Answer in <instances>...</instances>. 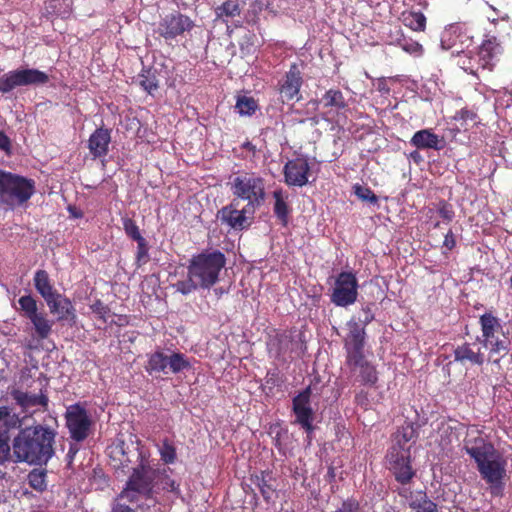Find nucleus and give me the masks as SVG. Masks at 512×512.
I'll return each instance as SVG.
<instances>
[{
  "label": "nucleus",
  "mask_w": 512,
  "mask_h": 512,
  "mask_svg": "<svg viewBox=\"0 0 512 512\" xmlns=\"http://www.w3.org/2000/svg\"><path fill=\"white\" fill-rule=\"evenodd\" d=\"M225 265L226 257L219 250L195 254L188 261L187 278L177 281L173 288L182 295H188L199 288L209 290L219 281Z\"/></svg>",
  "instance_id": "obj_1"
},
{
  "label": "nucleus",
  "mask_w": 512,
  "mask_h": 512,
  "mask_svg": "<svg viewBox=\"0 0 512 512\" xmlns=\"http://www.w3.org/2000/svg\"><path fill=\"white\" fill-rule=\"evenodd\" d=\"M481 328L480 342L488 351L487 361L499 366L500 361L509 354L512 340L509 330L504 331L501 320L492 312H485L479 318Z\"/></svg>",
  "instance_id": "obj_2"
},
{
  "label": "nucleus",
  "mask_w": 512,
  "mask_h": 512,
  "mask_svg": "<svg viewBox=\"0 0 512 512\" xmlns=\"http://www.w3.org/2000/svg\"><path fill=\"white\" fill-rule=\"evenodd\" d=\"M140 463L132 469L125 487L117 495L116 501L125 499L130 503H136L141 497L151 499L153 497L154 482L157 470L152 468L146 458L149 450H134Z\"/></svg>",
  "instance_id": "obj_3"
},
{
  "label": "nucleus",
  "mask_w": 512,
  "mask_h": 512,
  "mask_svg": "<svg viewBox=\"0 0 512 512\" xmlns=\"http://www.w3.org/2000/svg\"><path fill=\"white\" fill-rule=\"evenodd\" d=\"M18 304L21 315L30 320L34 329V335L26 339L23 346L28 350H37L41 342L50 336L54 322L45 313L38 312L37 301L30 294L21 296Z\"/></svg>",
  "instance_id": "obj_4"
},
{
  "label": "nucleus",
  "mask_w": 512,
  "mask_h": 512,
  "mask_svg": "<svg viewBox=\"0 0 512 512\" xmlns=\"http://www.w3.org/2000/svg\"><path fill=\"white\" fill-rule=\"evenodd\" d=\"M234 199L246 201V206L256 210L266 199L265 180L256 173H243L231 182Z\"/></svg>",
  "instance_id": "obj_5"
},
{
  "label": "nucleus",
  "mask_w": 512,
  "mask_h": 512,
  "mask_svg": "<svg viewBox=\"0 0 512 512\" xmlns=\"http://www.w3.org/2000/svg\"><path fill=\"white\" fill-rule=\"evenodd\" d=\"M475 460L483 480L491 486H499L506 476L507 461L499 450H466Z\"/></svg>",
  "instance_id": "obj_6"
},
{
  "label": "nucleus",
  "mask_w": 512,
  "mask_h": 512,
  "mask_svg": "<svg viewBox=\"0 0 512 512\" xmlns=\"http://www.w3.org/2000/svg\"><path fill=\"white\" fill-rule=\"evenodd\" d=\"M34 192V180L0 170V198L5 204L22 205L32 197Z\"/></svg>",
  "instance_id": "obj_7"
},
{
  "label": "nucleus",
  "mask_w": 512,
  "mask_h": 512,
  "mask_svg": "<svg viewBox=\"0 0 512 512\" xmlns=\"http://www.w3.org/2000/svg\"><path fill=\"white\" fill-rule=\"evenodd\" d=\"M503 48L496 37L485 39L479 46L474 57L469 58V63L462 61V68L471 74H476L479 68L492 70L499 61Z\"/></svg>",
  "instance_id": "obj_8"
},
{
  "label": "nucleus",
  "mask_w": 512,
  "mask_h": 512,
  "mask_svg": "<svg viewBox=\"0 0 512 512\" xmlns=\"http://www.w3.org/2000/svg\"><path fill=\"white\" fill-rule=\"evenodd\" d=\"M191 366L186 356L179 352H172L166 355L163 351H155L148 356L146 371L149 374L171 372L177 374Z\"/></svg>",
  "instance_id": "obj_9"
},
{
  "label": "nucleus",
  "mask_w": 512,
  "mask_h": 512,
  "mask_svg": "<svg viewBox=\"0 0 512 512\" xmlns=\"http://www.w3.org/2000/svg\"><path fill=\"white\" fill-rule=\"evenodd\" d=\"M49 82L47 73L34 68L9 71L0 78V92L9 93L19 86L44 85Z\"/></svg>",
  "instance_id": "obj_10"
},
{
  "label": "nucleus",
  "mask_w": 512,
  "mask_h": 512,
  "mask_svg": "<svg viewBox=\"0 0 512 512\" xmlns=\"http://www.w3.org/2000/svg\"><path fill=\"white\" fill-rule=\"evenodd\" d=\"M55 433L48 427L36 425L26 427L14 438L12 448H52Z\"/></svg>",
  "instance_id": "obj_11"
},
{
  "label": "nucleus",
  "mask_w": 512,
  "mask_h": 512,
  "mask_svg": "<svg viewBox=\"0 0 512 512\" xmlns=\"http://www.w3.org/2000/svg\"><path fill=\"white\" fill-rule=\"evenodd\" d=\"M238 206L239 201L233 199L230 204L218 211L217 216L221 223L228 226L230 229L242 231L251 226L256 210L246 205L242 209H238Z\"/></svg>",
  "instance_id": "obj_12"
},
{
  "label": "nucleus",
  "mask_w": 512,
  "mask_h": 512,
  "mask_svg": "<svg viewBox=\"0 0 512 512\" xmlns=\"http://www.w3.org/2000/svg\"><path fill=\"white\" fill-rule=\"evenodd\" d=\"M65 419L70 437L73 440L81 442L89 436L92 421L87 410L80 403L70 405L67 408Z\"/></svg>",
  "instance_id": "obj_13"
},
{
  "label": "nucleus",
  "mask_w": 512,
  "mask_h": 512,
  "mask_svg": "<svg viewBox=\"0 0 512 512\" xmlns=\"http://www.w3.org/2000/svg\"><path fill=\"white\" fill-rule=\"evenodd\" d=\"M358 282L352 272H341L336 280L331 295V302L339 307H347L357 300Z\"/></svg>",
  "instance_id": "obj_14"
},
{
  "label": "nucleus",
  "mask_w": 512,
  "mask_h": 512,
  "mask_svg": "<svg viewBox=\"0 0 512 512\" xmlns=\"http://www.w3.org/2000/svg\"><path fill=\"white\" fill-rule=\"evenodd\" d=\"M386 459L387 468L400 484H409L415 477L416 471L412 467L410 450H392L387 454Z\"/></svg>",
  "instance_id": "obj_15"
},
{
  "label": "nucleus",
  "mask_w": 512,
  "mask_h": 512,
  "mask_svg": "<svg viewBox=\"0 0 512 512\" xmlns=\"http://www.w3.org/2000/svg\"><path fill=\"white\" fill-rule=\"evenodd\" d=\"M348 333L344 339V348L346 350V363L358 364L363 358V348L365 344V328L363 324H357L355 318L347 322Z\"/></svg>",
  "instance_id": "obj_16"
},
{
  "label": "nucleus",
  "mask_w": 512,
  "mask_h": 512,
  "mask_svg": "<svg viewBox=\"0 0 512 512\" xmlns=\"http://www.w3.org/2000/svg\"><path fill=\"white\" fill-rule=\"evenodd\" d=\"M302 65L292 63L289 70L278 82V92L282 103L301 99L300 90L303 85Z\"/></svg>",
  "instance_id": "obj_17"
},
{
  "label": "nucleus",
  "mask_w": 512,
  "mask_h": 512,
  "mask_svg": "<svg viewBox=\"0 0 512 512\" xmlns=\"http://www.w3.org/2000/svg\"><path fill=\"white\" fill-rule=\"evenodd\" d=\"M312 389L310 386L306 387L292 400V410L296 417V422L310 434L314 430V412L310 405V398Z\"/></svg>",
  "instance_id": "obj_18"
},
{
  "label": "nucleus",
  "mask_w": 512,
  "mask_h": 512,
  "mask_svg": "<svg viewBox=\"0 0 512 512\" xmlns=\"http://www.w3.org/2000/svg\"><path fill=\"white\" fill-rule=\"evenodd\" d=\"M195 26L193 20L179 11L166 15L159 24V33L165 39H175L190 32Z\"/></svg>",
  "instance_id": "obj_19"
},
{
  "label": "nucleus",
  "mask_w": 512,
  "mask_h": 512,
  "mask_svg": "<svg viewBox=\"0 0 512 512\" xmlns=\"http://www.w3.org/2000/svg\"><path fill=\"white\" fill-rule=\"evenodd\" d=\"M309 173L310 166L308 163V159L304 156H299L294 159L288 160L283 167L285 183L288 186H305L309 181Z\"/></svg>",
  "instance_id": "obj_20"
},
{
  "label": "nucleus",
  "mask_w": 512,
  "mask_h": 512,
  "mask_svg": "<svg viewBox=\"0 0 512 512\" xmlns=\"http://www.w3.org/2000/svg\"><path fill=\"white\" fill-rule=\"evenodd\" d=\"M454 361L461 365L482 366L486 359L482 351L480 337L474 342H463L453 350Z\"/></svg>",
  "instance_id": "obj_21"
},
{
  "label": "nucleus",
  "mask_w": 512,
  "mask_h": 512,
  "mask_svg": "<svg viewBox=\"0 0 512 512\" xmlns=\"http://www.w3.org/2000/svg\"><path fill=\"white\" fill-rule=\"evenodd\" d=\"M302 337V333L299 334L298 340H295L293 336L288 333L277 334L271 343L275 350L276 357L278 359L286 360L287 356L292 358L293 353H296L298 356L304 354L306 344Z\"/></svg>",
  "instance_id": "obj_22"
},
{
  "label": "nucleus",
  "mask_w": 512,
  "mask_h": 512,
  "mask_svg": "<svg viewBox=\"0 0 512 512\" xmlns=\"http://www.w3.org/2000/svg\"><path fill=\"white\" fill-rule=\"evenodd\" d=\"M46 303L50 312L58 315L57 321H68L71 326L76 324V310L69 298L58 293L53 299L48 300Z\"/></svg>",
  "instance_id": "obj_23"
},
{
  "label": "nucleus",
  "mask_w": 512,
  "mask_h": 512,
  "mask_svg": "<svg viewBox=\"0 0 512 512\" xmlns=\"http://www.w3.org/2000/svg\"><path fill=\"white\" fill-rule=\"evenodd\" d=\"M419 426L405 422L391 434L392 448H412L419 437Z\"/></svg>",
  "instance_id": "obj_24"
},
{
  "label": "nucleus",
  "mask_w": 512,
  "mask_h": 512,
  "mask_svg": "<svg viewBox=\"0 0 512 512\" xmlns=\"http://www.w3.org/2000/svg\"><path fill=\"white\" fill-rule=\"evenodd\" d=\"M111 130L99 127L90 135L87 147L93 159L105 157L109 152Z\"/></svg>",
  "instance_id": "obj_25"
},
{
  "label": "nucleus",
  "mask_w": 512,
  "mask_h": 512,
  "mask_svg": "<svg viewBox=\"0 0 512 512\" xmlns=\"http://www.w3.org/2000/svg\"><path fill=\"white\" fill-rule=\"evenodd\" d=\"M410 144L418 150H442L446 143L443 137L435 134L432 129H422L414 133Z\"/></svg>",
  "instance_id": "obj_26"
},
{
  "label": "nucleus",
  "mask_w": 512,
  "mask_h": 512,
  "mask_svg": "<svg viewBox=\"0 0 512 512\" xmlns=\"http://www.w3.org/2000/svg\"><path fill=\"white\" fill-rule=\"evenodd\" d=\"M11 396L17 405L24 410L38 406L42 407L44 410L48 408L49 399L46 390L43 391V389H40L39 394H31L19 389H14L11 391Z\"/></svg>",
  "instance_id": "obj_27"
},
{
  "label": "nucleus",
  "mask_w": 512,
  "mask_h": 512,
  "mask_svg": "<svg viewBox=\"0 0 512 512\" xmlns=\"http://www.w3.org/2000/svg\"><path fill=\"white\" fill-rule=\"evenodd\" d=\"M248 0H224L214 8L215 20L227 23L230 19L239 17Z\"/></svg>",
  "instance_id": "obj_28"
},
{
  "label": "nucleus",
  "mask_w": 512,
  "mask_h": 512,
  "mask_svg": "<svg viewBox=\"0 0 512 512\" xmlns=\"http://www.w3.org/2000/svg\"><path fill=\"white\" fill-rule=\"evenodd\" d=\"M33 284L36 291L41 295L45 302L53 299V297L58 294L46 270L39 269L34 273Z\"/></svg>",
  "instance_id": "obj_29"
},
{
  "label": "nucleus",
  "mask_w": 512,
  "mask_h": 512,
  "mask_svg": "<svg viewBox=\"0 0 512 512\" xmlns=\"http://www.w3.org/2000/svg\"><path fill=\"white\" fill-rule=\"evenodd\" d=\"M462 40L472 42V37L467 35L460 25H451L443 31L440 43L442 48H453L455 43Z\"/></svg>",
  "instance_id": "obj_30"
},
{
  "label": "nucleus",
  "mask_w": 512,
  "mask_h": 512,
  "mask_svg": "<svg viewBox=\"0 0 512 512\" xmlns=\"http://www.w3.org/2000/svg\"><path fill=\"white\" fill-rule=\"evenodd\" d=\"M55 450H13L15 461H25L29 464H46L54 455Z\"/></svg>",
  "instance_id": "obj_31"
},
{
  "label": "nucleus",
  "mask_w": 512,
  "mask_h": 512,
  "mask_svg": "<svg viewBox=\"0 0 512 512\" xmlns=\"http://www.w3.org/2000/svg\"><path fill=\"white\" fill-rule=\"evenodd\" d=\"M467 433L463 428L458 429L451 426H443L438 430L440 436L439 447L440 448H457L460 447V436Z\"/></svg>",
  "instance_id": "obj_32"
},
{
  "label": "nucleus",
  "mask_w": 512,
  "mask_h": 512,
  "mask_svg": "<svg viewBox=\"0 0 512 512\" xmlns=\"http://www.w3.org/2000/svg\"><path fill=\"white\" fill-rule=\"evenodd\" d=\"M409 507L415 512H442L437 503L432 501L425 491L411 495Z\"/></svg>",
  "instance_id": "obj_33"
},
{
  "label": "nucleus",
  "mask_w": 512,
  "mask_h": 512,
  "mask_svg": "<svg viewBox=\"0 0 512 512\" xmlns=\"http://www.w3.org/2000/svg\"><path fill=\"white\" fill-rule=\"evenodd\" d=\"M273 198L275 200L273 212L281 225L286 227L289 223V215L291 212V208L287 203L288 196H284L283 191L278 189L273 192Z\"/></svg>",
  "instance_id": "obj_34"
},
{
  "label": "nucleus",
  "mask_w": 512,
  "mask_h": 512,
  "mask_svg": "<svg viewBox=\"0 0 512 512\" xmlns=\"http://www.w3.org/2000/svg\"><path fill=\"white\" fill-rule=\"evenodd\" d=\"M324 108L334 109L337 112L348 109V103L341 90L331 88L321 98Z\"/></svg>",
  "instance_id": "obj_35"
},
{
  "label": "nucleus",
  "mask_w": 512,
  "mask_h": 512,
  "mask_svg": "<svg viewBox=\"0 0 512 512\" xmlns=\"http://www.w3.org/2000/svg\"><path fill=\"white\" fill-rule=\"evenodd\" d=\"M138 82L141 88L148 94H153L159 88L158 73L153 68H143L138 75Z\"/></svg>",
  "instance_id": "obj_36"
},
{
  "label": "nucleus",
  "mask_w": 512,
  "mask_h": 512,
  "mask_svg": "<svg viewBox=\"0 0 512 512\" xmlns=\"http://www.w3.org/2000/svg\"><path fill=\"white\" fill-rule=\"evenodd\" d=\"M351 369L360 368V377L364 384L374 386L378 381V373L374 365L370 364L365 360L363 356L362 360L358 364L347 363Z\"/></svg>",
  "instance_id": "obj_37"
},
{
  "label": "nucleus",
  "mask_w": 512,
  "mask_h": 512,
  "mask_svg": "<svg viewBox=\"0 0 512 512\" xmlns=\"http://www.w3.org/2000/svg\"><path fill=\"white\" fill-rule=\"evenodd\" d=\"M403 23L413 31H424L426 28V17L422 12L409 11L402 14Z\"/></svg>",
  "instance_id": "obj_38"
},
{
  "label": "nucleus",
  "mask_w": 512,
  "mask_h": 512,
  "mask_svg": "<svg viewBox=\"0 0 512 512\" xmlns=\"http://www.w3.org/2000/svg\"><path fill=\"white\" fill-rule=\"evenodd\" d=\"M29 486L37 492H44L47 489V471L42 468H35L28 474Z\"/></svg>",
  "instance_id": "obj_39"
},
{
  "label": "nucleus",
  "mask_w": 512,
  "mask_h": 512,
  "mask_svg": "<svg viewBox=\"0 0 512 512\" xmlns=\"http://www.w3.org/2000/svg\"><path fill=\"white\" fill-rule=\"evenodd\" d=\"M46 14L51 17H66L70 14L67 0H49L45 3Z\"/></svg>",
  "instance_id": "obj_40"
},
{
  "label": "nucleus",
  "mask_w": 512,
  "mask_h": 512,
  "mask_svg": "<svg viewBox=\"0 0 512 512\" xmlns=\"http://www.w3.org/2000/svg\"><path fill=\"white\" fill-rule=\"evenodd\" d=\"M259 108L257 101L251 96H239L235 109L241 116H252Z\"/></svg>",
  "instance_id": "obj_41"
},
{
  "label": "nucleus",
  "mask_w": 512,
  "mask_h": 512,
  "mask_svg": "<svg viewBox=\"0 0 512 512\" xmlns=\"http://www.w3.org/2000/svg\"><path fill=\"white\" fill-rule=\"evenodd\" d=\"M382 34V39L389 45H398L404 36L402 28L398 24L384 26Z\"/></svg>",
  "instance_id": "obj_42"
},
{
  "label": "nucleus",
  "mask_w": 512,
  "mask_h": 512,
  "mask_svg": "<svg viewBox=\"0 0 512 512\" xmlns=\"http://www.w3.org/2000/svg\"><path fill=\"white\" fill-rule=\"evenodd\" d=\"M264 11V4L261 1H254L249 5L244 20L248 25L259 26L260 15Z\"/></svg>",
  "instance_id": "obj_43"
},
{
  "label": "nucleus",
  "mask_w": 512,
  "mask_h": 512,
  "mask_svg": "<svg viewBox=\"0 0 512 512\" xmlns=\"http://www.w3.org/2000/svg\"><path fill=\"white\" fill-rule=\"evenodd\" d=\"M137 242V251L135 255V266L136 268H141L143 265L149 262V245L145 238L136 241Z\"/></svg>",
  "instance_id": "obj_44"
},
{
  "label": "nucleus",
  "mask_w": 512,
  "mask_h": 512,
  "mask_svg": "<svg viewBox=\"0 0 512 512\" xmlns=\"http://www.w3.org/2000/svg\"><path fill=\"white\" fill-rule=\"evenodd\" d=\"M20 421L16 414L11 413L10 408L7 406L0 407V426L7 427L8 429H15Z\"/></svg>",
  "instance_id": "obj_45"
},
{
  "label": "nucleus",
  "mask_w": 512,
  "mask_h": 512,
  "mask_svg": "<svg viewBox=\"0 0 512 512\" xmlns=\"http://www.w3.org/2000/svg\"><path fill=\"white\" fill-rule=\"evenodd\" d=\"M437 215L443 220L444 223L449 224L455 218V211L449 202L440 200L436 205Z\"/></svg>",
  "instance_id": "obj_46"
},
{
  "label": "nucleus",
  "mask_w": 512,
  "mask_h": 512,
  "mask_svg": "<svg viewBox=\"0 0 512 512\" xmlns=\"http://www.w3.org/2000/svg\"><path fill=\"white\" fill-rule=\"evenodd\" d=\"M397 46L401 47L405 52L415 57L421 56L424 51L423 46L419 42L405 36H403Z\"/></svg>",
  "instance_id": "obj_47"
},
{
  "label": "nucleus",
  "mask_w": 512,
  "mask_h": 512,
  "mask_svg": "<svg viewBox=\"0 0 512 512\" xmlns=\"http://www.w3.org/2000/svg\"><path fill=\"white\" fill-rule=\"evenodd\" d=\"M123 229L125 234L134 241H139L144 237L141 235L140 229L136 222L129 217L122 218Z\"/></svg>",
  "instance_id": "obj_48"
},
{
  "label": "nucleus",
  "mask_w": 512,
  "mask_h": 512,
  "mask_svg": "<svg viewBox=\"0 0 512 512\" xmlns=\"http://www.w3.org/2000/svg\"><path fill=\"white\" fill-rule=\"evenodd\" d=\"M159 480L162 489L170 491V492H179V484L175 482L169 475H167L166 470L164 469L162 473L157 470V477Z\"/></svg>",
  "instance_id": "obj_49"
},
{
  "label": "nucleus",
  "mask_w": 512,
  "mask_h": 512,
  "mask_svg": "<svg viewBox=\"0 0 512 512\" xmlns=\"http://www.w3.org/2000/svg\"><path fill=\"white\" fill-rule=\"evenodd\" d=\"M258 487L260 493L266 502L272 500L276 489L265 479L264 473L262 472L261 478H258Z\"/></svg>",
  "instance_id": "obj_50"
},
{
  "label": "nucleus",
  "mask_w": 512,
  "mask_h": 512,
  "mask_svg": "<svg viewBox=\"0 0 512 512\" xmlns=\"http://www.w3.org/2000/svg\"><path fill=\"white\" fill-rule=\"evenodd\" d=\"M354 189H355V194L359 199H361L363 201H368L372 204H375L378 202V197L369 187L356 185L354 187Z\"/></svg>",
  "instance_id": "obj_51"
},
{
  "label": "nucleus",
  "mask_w": 512,
  "mask_h": 512,
  "mask_svg": "<svg viewBox=\"0 0 512 512\" xmlns=\"http://www.w3.org/2000/svg\"><path fill=\"white\" fill-rule=\"evenodd\" d=\"M90 309L96 314L103 322H107V316L110 314V308L104 304L100 299H97L90 305Z\"/></svg>",
  "instance_id": "obj_52"
},
{
  "label": "nucleus",
  "mask_w": 512,
  "mask_h": 512,
  "mask_svg": "<svg viewBox=\"0 0 512 512\" xmlns=\"http://www.w3.org/2000/svg\"><path fill=\"white\" fill-rule=\"evenodd\" d=\"M455 120L457 121H463V122H473L474 124L478 123V114L474 110L468 109V108H462L459 110L455 117Z\"/></svg>",
  "instance_id": "obj_53"
},
{
  "label": "nucleus",
  "mask_w": 512,
  "mask_h": 512,
  "mask_svg": "<svg viewBox=\"0 0 512 512\" xmlns=\"http://www.w3.org/2000/svg\"><path fill=\"white\" fill-rule=\"evenodd\" d=\"M360 504L356 499L348 498L341 502V504L331 512H359Z\"/></svg>",
  "instance_id": "obj_54"
},
{
  "label": "nucleus",
  "mask_w": 512,
  "mask_h": 512,
  "mask_svg": "<svg viewBox=\"0 0 512 512\" xmlns=\"http://www.w3.org/2000/svg\"><path fill=\"white\" fill-rule=\"evenodd\" d=\"M456 45L453 46V48H443L444 50H451L452 55H456L461 57L459 63L462 65V56L467 58H471L467 55L466 49L472 44V42H464L463 40L461 42L455 43Z\"/></svg>",
  "instance_id": "obj_55"
},
{
  "label": "nucleus",
  "mask_w": 512,
  "mask_h": 512,
  "mask_svg": "<svg viewBox=\"0 0 512 512\" xmlns=\"http://www.w3.org/2000/svg\"><path fill=\"white\" fill-rule=\"evenodd\" d=\"M363 317H359L357 324H363V328H365L369 323L374 320V314L369 306L362 308Z\"/></svg>",
  "instance_id": "obj_56"
},
{
  "label": "nucleus",
  "mask_w": 512,
  "mask_h": 512,
  "mask_svg": "<svg viewBox=\"0 0 512 512\" xmlns=\"http://www.w3.org/2000/svg\"><path fill=\"white\" fill-rule=\"evenodd\" d=\"M266 386L269 389H273L280 385L279 373L277 371L268 372L265 377Z\"/></svg>",
  "instance_id": "obj_57"
},
{
  "label": "nucleus",
  "mask_w": 512,
  "mask_h": 512,
  "mask_svg": "<svg viewBox=\"0 0 512 512\" xmlns=\"http://www.w3.org/2000/svg\"><path fill=\"white\" fill-rule=\"evenodd\" d=\"M10 430L7 427L0 426V448H10L9 442L11 440Z\"/></svg>",
  "instance_id": "obj_58"
},
{
  "label": "nucleus",
  "mask_w": 512,
  "mask_h": 512,
  "mask_svg": "<svg viewBox=\"0 0 512 512\" xmlns=\"http://www.w3.org/2000/svg\"><path fill=\"white\" fill-rule=\"evenodd\" d=\"M471 441L467 440L462 448H493L492 444H486L481 437H475V442L470 446Z\"/></svg>",
  "instance_id": "obj_59"
},
{
  "label": "nucleus",
  "mask_w": 512,
  "mask_h": 512,
  "mask_svg": "<svg viewBox=\"0 0 512 512\" xmlns=\"http://www.w3.org/2000/svg\"><path fill=\"white\" fill-rule=\"evenodd\" d=\"M456 246V239L454 236L453 231L450 229L444 237L443 241V247H445L447 250L451 251Z\"/></svg>",
  "instance_id": "obj_60"
},
{
  "label": "nucleus",
  "mask_w": 512,
  "mask_h": 512,
  "mask_svg": "<svg viewBox=\"0 0 512 512\" xmlns=\"http://www.w3.org/2000/svg\"><path fill=\"white\" fill-rule=\"evenodd\" d=\"M12 459L11 450H0V465L5 464L6 462ZM5 476V472L0 468V479H3Z\"/></svg>",
  "instance_id": "obj_61"
},
{
  "label": "nucleus",
  "mask_w": 512,
  "mask_h": 512,
  "mask_svg": "<svg viewBox=\"0 0 512 512\" xmlns=\"http://www.w3.org/2000/svg\"><path fill=\"white\" fill-rule=\"evenodd\" d=\"M161 459L165 463H172L176 458V450H160Z\"/></svg>",
  "instance_id": "obj_62"
},
{
  "label": "nucleus",
  "mask_w": 512,
  "mask_h": 512,
  "mask_svg": "<svg viewBox=\"0 0 512 512\" xmlns=\"http://www.w3.org/2000/svg\"><path fill=\"white\" fill-rule=\"evenodd\" d=\"M11 148V141L9 137L2 131H0V150L8 152Z\"/></svg>",
  "instance_id": "obj_63"
},
{
  "label": "nucleus",
  "mask_w": 512,
  "mask_h": 512,
  "mask_svg": "<svg viewBox=\"0 0 512 512\" xmlns=\"http://www.w3.org/2000/svg\"><path fill=\"white\" fill-rule=\"evenodd\" d=\"M111 512H135V511L132 508H130L128 505L116 502L113 504Z\"/></svg>",
  "instance_id": "obj_64"
}]
</instances>
